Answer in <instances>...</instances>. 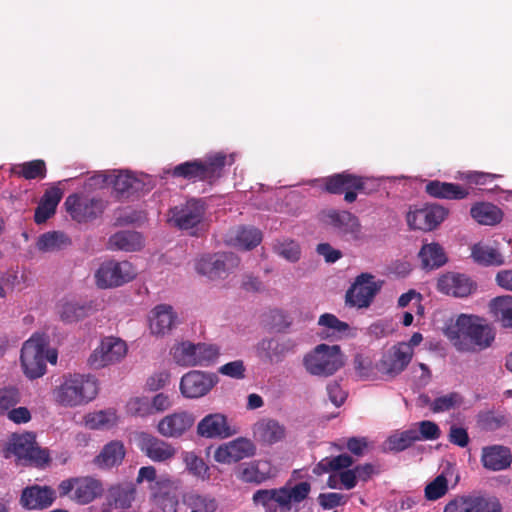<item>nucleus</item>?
Instances as JSON below:
<instances>
[{
    "label": "nucleus",
    "instance_id": "f257e3e1",
    "mask_svg": "<svg viewBox=\"0 0 512 512\" xmlns=\"http://www.w3.org/2000/svg\"><path fill=\"white\" fill-rule=\"evenodd\" d=\"M444 334L451 345L461 353H475L490 347L495 333L490 325L477 316L461 314L449 324Z\"/></svg>",
    "mask_w": 512,
    "mask_h": 512
},
{
    "label": "nucleus",
    "instance_id": "f03ea898",
    "mask_svg": "<svg viewBox=\"0 0 512 512\" xmlns=\"http://www.w3.org/2000/svg\"><path fill=\"white\" fill-rule=\"evenodd\" d=\"M98 394V383L90 374L69 373L53 391L54 401L65 408H74L88 404Z\"/></svg>",
    "mask_w": 512,
    "mask_h": 512
},
{
    "label": "nucleus",
    "instance_id": "7ed1b4c3",
    "mask_svg": "<svg viewBox=\"0 0 512 512\" xmlns=\"http://www.w3.org/2000/svg\"><path fill=\"white\" fill-rule=\"evenodd\" d=\"M308 482H300L294 486H284L274 489L257 490L252 497L256 506H261L265 512H291L310 492Z\"/></svg>",
    "mask_w": 512,
    "mask_h": 512
},
{
    "label": "nucleus",
    "instance_id": "20e7f679",
    "mask_svg": "<svg viewBox=\"0 0 512 512\" xmlns=\"http://www.w3.org/2000/svg\"><path fill=\"white\" fill-rule=\"evenodd\" d=\"M344 365L338 345L319 344L303 358L305 370L318 377H329Z\"/></svg>",
    "mask_w": 512,
    "mask_h": 512
},
{
    "label": "nucleus",
    "instance_id": "39448f33",
    "mask_svg": "<svg viewBox=\"0 0 512 512\" xmlns=\"http://www.w3.org/2000/svg\"><path fill=\"white\" fill-rule=\"evenodd\" d=\"M220 349L217 345L207 343H191L189 341L176 344L172 348L174 361L184 367H207L218 359Z\"/></svg>",
    "mask_w": 512,
    "mask_h": 512
},
{
    "label": "nucleus",
    "instance_id": "423d86ee",
    "mask_svg": "<svg viewBox=\"0 0 512 512\" xmlns=\"http://www.w3.org/2000/svg\"><path fill=\"white\" fill-rule=\"evenodd\" d=\"M205 214V207L201 200L191 199L169 209L167 222L170 226L190 234H196L198 226L202 223Z\"/></svg>",
    "mask_w": 512,
    "mask_h": 512
},
{
    "label": "nucleus",
    "instance_id": "0eeeda50",
    "mask_svg": "<svg viewBox=\"0 0 512 512\" xmlns=\"http://www.w3.org/2000/svg\"><path fill=\"white\" fill-rule=\"evenodd\" d=\"M103 491L101 481L90 476L67 479L59 485L61 496H69L70 499L81 505L88 504L100 497Z\"/></svg>",
    "mask_w": 512,
    "mask_h": 512
},
{
    "label": "nucleus",
    "instance_id": "6e6552de",
    "mask_svg": "<svg viewBox=\"0 0 512 512\" xmlns=\"http://www.w3.org/2000/svg\"><path fill=\"white\" fill-rule=\"evenodd\" d=\"M238 264L239 259L233 253H217L197 258L194 267L199 275L215 281L225 278Z\"/></svg>",
    "mask_w": 512,
    "mask_h": 512
},
{
    "label": "nucleus",
    "instance_id": "1a4fd4ad",
    "mask_svg": "<svg viewBox=\"0 0 512 512\" xmlns=\"http://www.w3.org/2000/svg\"><path fill=\"white\" fill-rule=\"evenodd\" d=\"M46 341L40 335L28 339L21 349V364L25 375L31 379L41 377L46 370Z\"/></svg>",
    "mask_w": 512,
    "mask_h": 512
},
{
    "label": "nucleus",
    "instance_id": "9d476101",
    "mask_svg": "<svg viewBox=\"0 0 512 512\" xmlns=\"http://www.w3.org/2000/svg\"><path fill=\"white\" fill-rule=\"evenodd\" d=\"M136 274V269L128 261H107L96 270L95 282L102 289L119 287L133 280Z\"/></svg>",
    "mask_w": 512,
    "mask_h": 512
},
{
    "label": "nucleus",
    "instance_id": "9b49d317",
    "mask_svg": "<svg viewBox=\"0 0 512 512\" xmlns=\"http://www.w3.org/2000/svg\"><path fill=\"white\" fill-rule=\"evenodd\" d=\"M127 351V345L122 339L105 337L89 356L88 364L93 369H101L121 362Z\"/></svg>",
    "mask_w": 512,
    "mask_h": 512
},
{
    "label": "nucleus",
    "instance_id": "f8f14e48",
    "mask_svg": "<svg viewBox=\"0 0 512 512\" xmlns=\"http://www.w3.org/2000/svg\"><path fill=\"white\" fill-rule=\"evenodd\" d=\"M321 220L348 240L362 241L365 238L359 219L348 211L324 210L321 213Z\"/></svg>",
    "mask_w": 512,
    "mask_h": 512
},
{
    "label": "nucleus",
    "instance_id": "ddd939ff",
    "mask_svg": "<svg viewBox=\"0 0 512 512\" xmlns=\"http://www.w3.org/2000/svg\"><path fill=\"white\" fill-rule=\"evenodd\" d=\"M67 212L77 222H86L102 214L106 203L95 197L80 194L69 195L64 203Z\"/></svg>",
    "mask_w": 512,
    "mask_h": 512
},
{
    "label": "nucleus",
    "instance_id": "4468645a",
    "mask_svg": "<svg viewBox=\"0 0 512 512\" xmlns=\"http://www.w3.org/2000/svg\"><path fill=\"white\" fill-rule=\"evenodd\" d=\"M255 443L247 437H238L219 445L214 451V460L220 464L230 465L256 454Z\"/></svg>",
    "mask_w": 512,
    "mask_h": 512
},
{
    "label": "nucleus",
    "instance_id": "2eb2a0df",
    "mask_svg": "<svg viewBox=\"0 0 512 512\" xmlns=\"http://www.w3.org/2000/svg\"><path fill=\"white\" fill-rule=\"evenodd\" d=\"M218 381L214 373L192 370L182 376L180 391L185 398L198 399L207 395Z\"/></svg>",
    "mask_w": 512,
    "mask_h": 512
},
{
    "label": "nucleus",
    "instance_id": "dca6fc26",
    "mask_svg": "<svg viewBox=\"0 0 512 512\" xmlns=\"http://www.w3.org/2000/svg\"><path fill=\"white\" fill-rule=\"evenodd\" d=\"M109 180L110 185L121 195L149 191L154 186L151 176L143 173L134 174L128 170L110 171Z\"/></svg>",
    "mask_w": 512,
    "mask_h": 512
},
{
    "label": "nucleus",
    "instance_id": "f3484780",
    "mask_svg": "<svg viewBox=\"0 0 512 512\" xmlns=\"http://www.w3.org/2000/svg\"><path fill=\"white\" fill-rule=\"evenodd\" d=\"M412 358L410 349L406 345L397 343L383 353L376 368L382 374L396 377L407 368Z\"/></svg>",
    "mask_w": 512,
    "mask_h": 512
},
{
    "label": "nucleus",
    "instance_id": "a211bd4d",
    "mask_svg": "<svg viewBox=\"0 0 512 512\" xmlns=\"http://www.w3.org/2000/svg\"><path fill=\"white\" fill-rule=\"evenodd\" d=\"M8 451L20 461L42 464L49 460L47 452L36 446L35 436L31 433L13 435L9 442Z\"/></svg>",
    "mask_w": 512,
    "mask_h": 512
},
{
    "label": "nucleus",
    "instance_id": "6ab92c4d",
    "mask_svg": "<svg viewBox=\"0 0 512 512\" xmlns=\"http://www.w3.org/2000/svg\"><path fill=\"white\" fill-rule=\"evenodd\" d=\"M380 288L381 283L376 282L373 275L362 273L348 290L347 302L358 308L368 307Z\"/></svg>",
    "mask_w": 512,
    "mask_h": 512
},
{
    "label": "nucleus",
    "instance_id": "aec40b11",
    "mask_svg": "<svg viewBox=\"0 0 512 512\" xmlns=\"http://www.w3.org/2000/svg\"><path fill=\"white\" fill-rule=\"evenodd\" d=\"M238 433L222 413H210L197 424V434L206 439H227Z\"/></svg>",
    "mask_w": 512,
    "mask_h": 512
},
{
    "label": "nucleus",
    "instance_id": "412c9836",
    "mask_svg": "<svg viewBox=\"0 0 512 512\" xmlns=\"http://www.w3.org/2000/svg\"><path fill=\"white\" fill-rule=\"evenodd\" d=\"M325 188L328 192L333 194L345 192V201L352 203L357 198L356 191H361L364 188V178L347 172L334 174L326 178Z\"/></svg>",
    "mask_w": 512,
    "mask_h": 512
},
{
    "label": "nucleus",
    "instance_id": "4be33fe9",
    "mask_svg": "<svg viewBox=\"0 0 512 512\" xmlns=\"http://www.w3.org/2000/svg\"><path fill=\"white\" fill-rule=\"evenodd\" d=\"M443 512H501L500 504L480 495L457 497L448 502Z\"/></svg>",
    "mask_w": 512,
    "mask_h": 512
},
{
    "label": "nucleus",
    "instance_id": "5701e85b",
    "mask_svg": "<svg viewBox=\"0 0 512 512\" xmlns=\"http://www.w3.org/2000/svg\"><path fill=\"white\" fill-rule=\"evenodd\" d=\"M447 216V210L439 205H431L409 211L407 223L411 229L430 231L436 228Z\"/></svg>",
    "mask_w": 512,
    "mask_h": 512
},
{
    "label": "nucleus",
    "instance_id": "b1692460",
    "mask_svg": "<svg viewBox=\"0 0 512 512\" xmlns=\"http://www.w3.org/2000/svg\"><path fill=\"white\" fill-rule=\"evenodd\" d=\"M195 422V417L187 411L174 412L163 417L157 424V431L166 438L177 439L188 432Z\"/></svg>",
    "mask_w": 512,
    "mask_h": 512
},
{
    "label": "nucleus",
    "instance_id": "393cba45",
    "mask_svg": "<svg viewBox=\"0 0 512 512\" xmlns=\"http://www.w3.org/2000/svg\"><path fill=\"white\" fill-rule=\"evenodd\" d=\"M236 475L244 483L261 484L274 476V469L270 461L258 459L241 464Z\"/></svg>",
    "mask_w": 512,
    "mask_h": 512
},
{
    "label": "nucleus",
    "instance_id": "a878e982",
    "mask_svg": "<svg viewBox=\"0 0 512 512\" xmlns=\"http://www.w3.org/2000/svg\"><path fill=\"white\" fill-rule=\"evenodd\" d=\"M253 437L264 445H273L286 437V427L272 418H262L252 427Z\"/></svg>",
    "mask_w": 512,
    "mask_h": 512
},
{
    "label": "nucleus",
    "instance_id": "bb28decb",
    "mask_svg": "<svg viewBox=\"0 0 512 512\" xmlns=\"http://www.w3.org/2000/svg\"><path fill=\"white\" fill-rule=\"evenodd\" d=\"M437 288L446 295L463 298L469 296L475 289V286L473 282L463 274L447 273L438 279Z\"/></svg>",
    "mask_w": 512,
    "mask_h": 512
},
{
    "label": "nucleus",
    "instance_id": "cd10ccee",
    "mask_svg": "<svg viewBox=\"0 0 512 512\" xmlns=\"http://www.w3.org/2000/svg\"><path fill=\"white\" fill-rule=\"evenodd\" d=\"M140 449L154 462L170 460L176 454V449L172 444L150 434L141 435Z\"/></svg>",
    "mask_w": 512,
    "mask_h": 512
},
{
    "label": "nucleus",
    "instance_id": "c85d7f7f",
    "mask_svg": "<svg viewBox=\"0 0 512 512\" xmlns=\"http://www.w3.org/2000/svg\"><path fill=\"white\" fill-rule=\"evenodd\" d=\"M149 323L152 334L165 335L176 326L177 314L172 306L159 304L151 310Z\"/></svg>",
    "mask_w": 512,
    "mask_h": 512
},
{
    "label": "nucleus",
    "instance_id": "c756f323",
    "mask_svg": "<svg viewBox=\"0 0 512 512\" xmlns=\"http://www.w3.org/2000/svg\"><path fill=\"white\" fill-rule=\"evenodd\" d=\"M481 463L489 471H502L510 467L512 454L503 445L485 446L481 451Z\"/></svg>",
    "mask_w": 512,
    "mask_h": 512
},
{
    "label": "nucleus",
    "instance_id": "7c9ffc66",
    "mask_svg": "<svg viewBox=\"0 0 512 512\" xmlns=\"http://www.w3.org/2000/svg\"><path fill=\"white\" fill-rule=\"evenodd\" d=\"M55 499V492L48 487L32 486L23 490L21 503L27 509H43Z\"/></svg>",
    "mask_w": 512,
    "mask_h": 512
},
{
    "label": "nucleus",
    "instance_id": "2f4dec72",
    "mask_svg": "<svg viewBox=\"0 0 512 512\" xmlns=\"http://www.w3.org/2000/svg\"><path fill=\"white\" fill-rule=\"evenodd\" d=\"M62 195L63 192L58 187H51L46 190L35 211L34 220L37 224L45 223L54 215Z\"/></svg>",
    "mask_w": 512,
    "mask_h": 512
},
{
    "label": "nucleus",
    "instance_id": "473e14b6",
    "mask_svg": "<svg viewBox=\"0 0 512 512\" xmlns=\"http://www.w3.org/2000/svg\"><path fill=\"white\" fill-rule=\"evenodd\" d=\"M125 457V448L120 441H111L106 444L99 455L94 459V463L101 469H110L122 463Z\"/></svg>",
    "mask_w": 512,
    "mask_h": 512
},
{
    "label": "nucleus",
    "instance_id": "72a5a7b5",
    "mask_svg": "<svg viewBox=\"0 0 512 512\" xmlns=\"http://www.w3.org/2000/svg\"><path fill=\"white\" fill-rule=\"evenodd\" d=\"M262 233L253 227H239L233 230L227 238V242L242 250H251L260 244Z\"/></svg>",
    "mask_w": 512,
    "mask_h": 512
},
{
    "label": "nucleus",
    "instance_id": "f704fd0d",
    "mask_svg": "<svg viewBox=\"0 0 512 512\" xmlns=\"http://www.w3.org/2000/svg\"><path fill=\"white\" fill-rule=\"evenodd\" d=\"M94 311L91 303L63 301L58 305V314L64 322H77Z\"/></svg>",
    "mask_w": 512,
    "mask_h": 512
},
{
    "label": "nucleus",
    "instance_id": "c9c22d12",
    "mask_svg": "<svg viewBox=\"0 0 512 512\" xmlns=\"http://www.w3.org/2000/svg\"><path fill=\"white\" fill-rule=\"evenodd\" d=\"M109 246L111 249L133 252L141 249L143 239L136 231H121L110 237Z\"/></svg>",
    "mask_w": 512,
    "mask_h": 512
},
{
    "label": "nucleus",
    "instance_id": "e433bc0d",
    "mask_svg": "<svg viewBox=\"0 0 512 512\" xmlns=\"http://www.w3.org/2000/svg\"><path fill=\"white\" fill-rule=\"evenodd\" d=\"M426 192L436 198L463 199L468 192L458 184L430 181L426 185Z\"/></svg>",
    "mask_w": 512,
    "mask_h": 512
},
{
    "label": "nucleus",
    "instance_id": "4c0bfd02",
    "mask_svg": "<svg viewBox=\"0 0 512 512\" xmlns=\"http://www.w3.org/2000/svg\"><path fill=\"white\" fill-rule=\"evenodd\" d=\"M495 319L504 328H512V296L504 295L493 298L489 304Z\"/></svg>",
    "mask_w": 512,
    "mask_h": 512
},
{
    "label": "nucleus",
    "instance_id": "58836bf2",
    "mask_svg": "<svg viewBox=\"0 0 512 512\" xmlns=\"http://www.w3.org/2000/svg\"><path fill=\"white\" fill-rule=\"evenodd\" d=\"M71 244L70 238L61 231H49L39 236L36 247L39 251L55 252Z\"/></svg>",
    "mask_w": 512,
    "mask_h": 512
},
{
    "label": "nucleus",
    "instance_id": "ea45409f",
    "mask_svg": "<svg viewBox=\"0 0 512 512\" xmlns=\"http://www.w3.org/2000/svg\"><path fill=\"white\" fill-rule=\"evenodd\" d=\"M471 256L473 260L484 266H499L504 263L503 256L493 246L478 243L472 247Z\"/></svg>",
    "mask_w": 512,
    "mask_h": 512
},
{
    "label": "nucleus",
    "instance_id": "a19ab883",
    "mask_svg": "<svg viewBox=\"0 0 512 512\" xmlns=\"http://www.w3.org/2000/svg\"><path fill=\"white\" fill-rule=\"evenodd\" d=\"M419 258L425 269L439 268L447 261L443 248L438 243L423 245L419 252Z\"/></svg>",
    "mask_w": 512,
    "mask_h": 512
},
{
    "label": "nucleus",
    "instance_id": "79ce46f5",
    "mask_svg": "<svg viewBox=\"0 0 512 512\" xmlns=\"http://www.w3.org/2000/svg\"><path fill=\"white\" fill-rule=\"evenodd\" d=\"M118 423V415L115 409L109 408L105 410L89 413L85 416V424L90 429H110Z\"/></svg>",
    "mask_w": 512,
    "mask_h": 512
},
{
    "label": "nucleus",
    "instance_id": "37998d69",
    "mask_svg": "<svg viewBox=\"0 0 512 512\" xmlns=\"http://www.w3.org/2000/svg\"><path fill=\"white\" fill-rule=\"evenodd\" d=\"M471 216L480 224L495 225L501 221L502 212L491 203H478L471 208Z\"/></svg>",
    "mask_w": 512,
    "mask_h": 512
},
{
    "label": "nucleus",
    "instance_id": "c03bdc74",
    "mask_svg": "<svg viewBox=\"0 0 512 512\" xmlns=\"http://www.w3.org/2000/svg\"><path fill=\"white\" fill-rule=\"evenodd\" d=\"M453 475V468L447 467L433 481L425 487V497L428 500L435 501L443 497L448 492V476Z\"/></svg>",
    "mask_w": 512,
    "mask_h": 512
},
{
    "label": "nucleus",
    "instance_id": "a18cd8bd",
    "mask_svg": "<svg viewBox=\"0 0 512 512\" xmlns=\"http://www.w3.org/2000/svg\"><path fill=\"white\" fill-rule=\"evenodd\" d=\"M353 464V459L348 454H341L336 457L323 458L314 468L313 472L317 475L346 469Z\"/></svg>",
    "mask_w": 512,
    "mask_h": 512
},
{
    "label": "nucleus",
    "instance_id": "49530a36",
    "mask_svg": "<svg viewBox=\"0 0 512 512\" xmlns=\"http://www.w3.org/2000/svg\"><path fill=\"white\" fill-rule=\"evenodd\" d=\"M418 440H420L418 431L415 428H410L408 430L392 434L387 439L386 444L389 450L403 451Z\"/></svg>",
    "mask_w": 512,
    "mask_h": 512
},
{
    "label": "nucleus",
    "instance_id": "de8ad7c7",
    "mask_svg": "<svg viewBox=\"0 0 512 512\" xmlns=\"http://www.w3.org/2000/svg\"><path fill=\"white\" fill-rule=\"evenodd\" d=\"M14 173L27 180L35 178H44L46 175V165L43 160H32L21 163L14 168Z\"/></svg>",
    "mask_w": 512,
    "mask_h": 512
},
{
    "label": "nucleus",
    "instance_id": "09e8293b",
    "mask_svg": "<svg viewBox=\"0 0 512 512\" xmlns=\"http://www.w3.org/2000/svg\"><path fill=\"white\" fill-rule=\"evenodd\" d=\"M110 499L115 508H129L135 499V489L131 485L113 487L110 490Z\"/></svg>",
    "mask_w": 512,
    "mask_h": 512
},
{
    "label": "nucleus",
    "instance_id": "8fccbe9b",
    "mask_svg": "<svg viewBox=\"0 0 512 512\" xmlns=\"http://www.w3.org/2000/svg\"><path fill=\"white\" fill-rule=\"evenodd\" d=\"M173 175L187 179H206V168L202 162H185L174 168Z\"/></svg>",
    "mask_w": 512,
    "mask_h": 512
},
{
    "label": "nucleus",
    "instance_id": "3c124183",
    "mask_svg": "<svg viewBox=\"0 0 512 512\" xmlns=\"http://www.w3.org/2000/svg\"><path fill=\"white\" fill-rule=\"evenodd\" d=\"M186 503L191 512H215L218 507L216 500L207 495L191 494L187 497Z\"/></svg>",
    "mask_w": 512,
    "mask_h": 512
},
{
    "label": "nucleus",
    "instance_id": "603ef678",
    "mask_svg": "<svg viewBox=\"0 0 512 512\" xmlns=\"http://www.w3.org/2000/svg\"><path fill=\"white\" fill-rule=\"evenodd\" d=\"M184 462L187 470L191 474L202 480L209 479V467L202 458L198 457L194 453H186L184 456Z\"/></svg>",
    "mask_w": 512,
    "mask_h": 512
},
{
    "label": "nucleus",
    "instance_id": "864d4df0",
    "mask_svg": "<svg viewBox=\"0 0 512 512\" xmlns=\"http://www.w3.org/2000/svg\"><path fill=\"white\" fill-rule=\"evenodd\" d=\"M318 324L327 329L326 336H338L346 332L349 328L348 324L340 321L335 315L325 313L320 316Z\"/></svg>",
    "mask_w": 512,
    "mask_h": 512
},
{
    "label": "nucleus",
    "instance_id": "5fc2aeb1",
    "mask_svg": "<svg viewBox=\"0 0 512 512\" xmlns=\"http://www.w3.org/2000/svg\"><path fill=\"white\" fill-rule=\"evenodd\" d=\"M127 412L134 416L145 417L151 415L150 400L146 397H135L128 401Z\"/></svg>",
    "mask_w": 512,
    "mask_h": 512
},
{
    "label": "nucleus",
    "instance_id": "6e6d98bb",
    "mask_svg": "<svg viewBox=\"0 0 512 512\" xmlns=\"http://www.w3.org/2000/svg\"><path fill=\"white\" fill-rule=\"evenodd\" d=\"M275 251L279 256L290 262H296L300 258V247L292 240L277 244Z\"/></svg>",
    "mask_w": 512,
    "mask_h": 512
},
{
    "label": "nucleus",
    "instance_id": "4d7b16f0",
    "mask_svg": "<svg viewBox=\"0 0 512 512\" xmlns=\"http://www.w3.org/2000/svg\"><path fill=\"white\" fill-rule=\"evenodd\" d=\"M234 162V156H229V161L227 162V156L221 153H218L214 156L209 157L203 166L206 168V178L210 175L215 174L219 170L222 169L226 164L231 165Z\"/></svg>",
    "mask_w": 512,
    "mask_h": 512
},
{
    "label": "nucleus",
    "instance_id": "13d9d810",
    "mask_svg": "<svg viewBox=\"0 0 512 512\" xmlns=\"http://www.w3.org/2000/svg\"><path fill=\"white\" fill-rule=\"evenodd\" d=\"M218 372L230 378L243 379L245 377V366L242 360H235L219 367Z\"/></svg>",
    "mask_w": 512,
    "mask_h": 512
},
{
    "label": "nucleus",
    "instance_id": "bf43d9fd",
    "mask_svg": "<svg viewBox=\"0 0 512 512\" xmlns=\"http://www.w3.org/2000/svg\"><path fill=\"white\" fill-rule=\"evenodd\" d=\"M418 428H415L421 439L425 440H436L440 436V429L438 425L432 421H421L416 424Z\"/></svg>",
    "mask_w": 512,
    "mask_h": 512
},
{
    "label": "nucleus",
    "instance_id": "052dcab7",
    "mask_svg": "<svg viewBox=\"0 0 512 512\" xmlns=\"http://www.w3.org/2000/svg\"><path fill=\"white\" fill-rule=\"evenodd\" d=\"M19 401L18 391L14 388L0 390V414L8 411Z\"/></svg>",
    "mask_w": 512,
    "mask_h": 512
},
{
    "label": "nucleus",
    "instance_id": "680f3d73",
    "mask_svg": "<svg viewBox=\"0 0 512 512\" xmlns=\"http://www.w3.org/2000/svg\"><path fill=\"white\" fill-rule=\"evenodd\" d=\"M326 390L329 400L336 407H340L345 402L347 398V393L342 389V387L337 381H332L328 383Z\"/></svg>",
    "mask_w": 512,
    "mask_h": 512
},
{
    "label": "nucleus",
    "instance_id": "e2e57ef3",
    "mask_svg": "<svg viewBox=\"0 0 512 512\" xmlns=\"http://www.w3.org/2000/svg\"><path fill=\"white\" fill-rule=\"evenodd\" d=\"M319 504L325 510H330L345 503V496L340 493H322L318 497Z\"/></svg>",
    "mask_w": 512,
    "mask_h": 512
},
{
    "label": "nucleus",
    "instance_id": "0e129e2a",
    "mask_svg": "<svg viewBox=\"0 0 512 512\" xmlns=\"http://www.w3.org/2000/svg\"><path fill=\"white\" fill-rule=\"evenodd\" d=\"M458 401V395L456 393H451L448 395H444L441 397L436 398L432 405L431 409L438 413V412H444L447 410H450L455 406V404Z\"/></svg>",
    "mask_w": 512,
    "mask_h": 512
},
{
    "label": "nucleus",
    "instance_id": "69168bd1",
    "mask_svg": "<svg viewBox=\"0 0 512 512\" xmlns=\"http://www.w3.org/2000/svg\"><path fill=\"white\" fill-rule=\"evenodd\" d=\"M110 171L109 172H97L88 177L84 183L85 189L95 190L101 189L106 185H110Z\"/></svg>",
    "mask_w": 512,
    "mask_h": 512
},
{
    "label": "nucleus",
    "instance_id": "338daca9",
    "mask_svg": "<svg viewBox=\"0 0 512 512\" xmlns=\"http://www.w3.org/2000/svg\"><path fill=\"white\" fill-rule=\"evenodd\" d=\"M278 343L274 339H263L257 345L261 357L273 361L277 355Z\"/></svg>",
    "mask_w": 512,
    "mask_h": 512
},
{
    "label": "nucleus",
    "instance_id": "774afa93",
    "mask_svg": "<svg viewBox=\"0 0 512 512\" xmlns=\"http://www.w3.org/2000/svg\"><path fill=\"white\" fill-rule=\"evenodd\" d=\"M354 368L362 378H369L373 373L372 361L370 358L357 354L354 358Z\"/></svg>",
    "mask_w": 512,
    "mask_h": 512
}]
</instances>
